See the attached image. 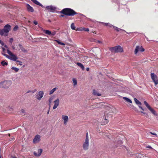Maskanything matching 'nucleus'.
<instances>
[{"mask_svg": "<svg viewBox=\"0 0 158 158\" xmlns=\"http://www.w3.org/2000/svg\"><path fill=\"white\" fill-rule=\"evenodd\" d=\"M60 13L67 16H72L78 14L73 10L69 8L64 9L60 11Z\"/></svg>", "mask_w": 158, "mask_h": 158, "instance_id": "1", "label": "nucleus"}, {"mask_svg": "<svg viewBox=\"0 0 158 158\" xmlns=\"http://www.w3.org/2000/svg\"><path fill=\"white\" fill-rule=\"evenodd\" d=\"M11 26L7 24L5 25L3 29H0V35L2 36L3 35L7 36L9 32L11 30Z\"/></svg>", "mask_w": 158, "mask_h": 158, "instance_id": "2", "label": "nucleus"}, {"mask_svg": "<svg viewBox=\"0 0 158 158\" xmlns=\"http://www.w3.org/2000/svg\"><path fill=\"white\" fill-rule=\"evenodd\" d=\"M109 50L112 52H123V48L120 45H118L109 48Z\"/></svg>", "mask_w": 158, "mask_h": 158, "instance_id": "3", "label": "nucleus"}, {"mask_svg": "<svg viewBox=\"0 0 158 158\" xmlns=\"http://www.w3.org/2000/svg\"><path fill=\"white\" fill-rule=\"evenodd\" d=\"M11 81H5L0 83V87L4 88H8L11 85Z\"/></svg>", "mask_w": 158, "mask_h": 158, "instance_id": "4", "label": "nucleus"}, {"mask_svg": "<svg viewBox=\"0 0 158 158\" xmlns=\"http://www.w3.org/2000/svg\"><path fill=\"white\" fill-rule=\"evenodd\" d=\"M143 103L147 107L152 114H153L155 116H157L158 115V114L157 113L156 111L151 107V106L146 101H144L143 102Z\"/></svg>", "mask_w": 158, "mask_h": 158, "instance_id": "5", "label": "nucleus"}, {"mask_svg": "<svg viewBox=\"0 0 158 158\" xmlns=\"http://www.w3.org/2000/svg\"><path fill=\"white\" fill-rule=\"evenodd\" d=\"M151 76L152 79L154 82L155 85H157L158 84V79L157 76L153 73H152Z\"/></svg>", "mask_w": 158, "mask_h": 158, "instance_id": "6", "label": "nucleus"}, {"mask_svg": "<svg viewBox=\"0 0 158 158\" xmlns=\"http://www.w3.org/2000/svg\"><path fill=\"white\" fill-rule=\"evenodd\" d=\"M89 146V140H85L82 146L83 149L85 151H86L88 150Z\"/></svg>", "mask_w": 158, "mask_h": 158, "instance_id": "7", "label": "nucleus"}, {"mask_svg": "<svg viewBox=\"0 0 158 158\" xmlns=\"http://www.w3.org/2000/svg\"><path fill=\"white\" fill-rule=\"evenodd\" d=\"M44 93L43 91H39L35 96V98L38 100H40L43 97Z\"/></svg>", "mask_w": 158, "mask_h": 158, "instance_id": "8", "label": "nucleus"}, {"mask_svg": "<svg viewBox=\"0 0 158 158\" xmlns=\"http://www.w3.org/2000/svg\"><path fill=\"white\" fill-rule=\"evenodd\" d=\"M40 140V136L39 135H36L33 139V142L34 143H37L39 142Z\"/></svg>", "mask_w": 158, "mask_h": 158, "instance_id": "9", "label": "nucleus"}, {"mask_svg": "<svg viewBox=\"0 0 158 158\" xmlns=\"http://www.w3.org/2000/svg\"><path fill=\"white\" fill-rule=\"evenodd\" d=\"M144 49L142 46L139 47L138 46H136L135 50V54H136L138 51L143 52L144 51Z\"/></svg>", "mask_w": 158, "mask_h": 158, "instance_id": "10", "label": "nucleus"}, {"mask_svg": "<svg viewBox=\"0 0 158 158\" xmlns=\"http://www.w3.org/2000/svg\"><path fill=\"white\" fill-rule=\"evenodd\" d=\"M46 8L48 11L51 12H53L55 10L56 7L52 5H51L50 6H47L46 7Z\"/></svg>", "mask_w": 158, "mask_h": 158, "instance_id": "11", "label": "nucleus"}, {"mask_svg": "<svg viewBox=\"0 0 158 158\" xmlns=\"http://www.w3.org/2000/svg\"><path fill=\"white\" fill-rule=\"evenodd\" d=\"M54 105L53 106V109H55L59 104V100L57 98L54 101Z\"/></svg>", "mask_w": 158, "mask_h": 158, "instance_id": "12", "label": "nucleus"}, {"mask_svg": "<svg viewBox=\"0 0 158 158\" xmlns=\"http://www.w3.org/2000/svg\"><path fill=\"white\" fill-rule=\"evenodd\" d=\"M134 100L135 103L137 104L139 106V107L142 109L143 110H144L143 109L141 106L142 104L136 98H134Z\"/></svg>", "mask_w": 158, "mask_h": 158, "instance_id": "13", "label": "nucleus"}, {"mask_svg": "<svg viewBox=\"0 0 158 158\" xmlns=\"http://www.w3.org/2000/svg\"><path fill=\"white\" fill-rule=\"evenodd\" d=\"M18 48L19 51L23 52H27V51L24 48L23 46L20 44L18 45Z\"/></svg>", "mask_w": 158, "mask_h": 158, "instance_id": "14", "label": "nucleus"}, {"mask_svg": "<svg viewBox=\"0 0 158 158\" xmlns=\"http://www.w3.org/2000/svg\"><path fill=\"white\" fill-rule=\"evenodd\" d=\"M62 118L64 120V124L66 125L68 121V117L67 115H63L62 116Z\"/></svg>", "mask_w": 158, "mask_h": 158, "instance_id": "15", "label": "nucleus"}, {"mask_svg": "<svg viewBox=\"0 0 158 158\" xmlns=\"http://www.w3.org/2000/svg\"><path fill=\"white\" fill-rule=\"evenodd\" d=\"M18 59L17 56L15 55L14 54H12L10 56V57L9 58V59L13 60L14 61H16V62L17 60Z\"/></svg>", "mask_w": 158, "mask_h": 158, "instance_id": "16", "label": "nucleus"}, {"mask_svg": "<svg viewBox=\"0 0 158 158\" xmlns=\"http://www.w3.org/2000/svg\"><path fill=\"white\" fill-rule=\"evenodd\" d=\"M27 7L28 11H30L32 12H34V10L33 7L31 6L29 4H27Z\"/></svg>", "mask_w": 158, "mask_h": 158, "instance_id": "17", "label": "nucleus"}, {"mask_svg": "<svg viewBox=\"0 0 158 158\" xmlns=\"http://www.w3.org/2000/svg\"><path fill=\"white\" fill-rule=\"evenodd\" d=\"M42 151L43 150L42 149H39L38 150V153L37 154L35 152H34V155L36 156H40L41 155L42 152Z\"/></svg>", "mask_w": 158, "mask_h": 158, "instance_id": "18", "label": "nucleus"}, {"mask_svg": "<svg viewBox=\"0 0 158 158\" xmlns=\"http://www.w3.org/2000/svg\"><path fill=\"white\" fill-rule=\"evenodd\" d=\"M42 31L46 34L50 35L51 34V32L49 30L43 29Z\"/></svg>", "mask_w": 158, "mask_h": 158, "instance_id": "19", "label": "nucleus"}, {"mask_svg": "<svg viewBox=\"0 0 158 158\" xmlns=\"http://www.w3.org/2000/svg\"><path fill=\"white\" fill-rule=\"evenodd\" d=\"M93 94L95 96H100L101 95V94L98 93L95 90H93Z\"/></svg>", "mask_w": 158, "mask_h": 158, "instance_id": "20", "label": "nucleus"}, {"mask_svg": "<svg viewBox=\"0 0 158 158\" xmlns=\"http://www.w3.org/2000/svg\"><path fill=\"white\" fill-rule=\"evenodd\" d=\"M35 4L40 6L42 7L43 6V5L41 4L39 2L37 1L36 0H31Z\"/></svg>", "mask_w": 158, "mask_h": 158, "instance_id": "21", "label": "nucleus"}, {"mask_svg": "<svg viewBox=\"0 0 158 158\" xmlns=\"http://www.w3.org/2000/svg\"><path fill=\"white\" fill-rule=\"evenodd\" d=\"M76 64L78 66L80 67L82 70H84V67L81 63L79 62H77V63Z\"/></svg>", "mask_w": 158, "mask_h": 158, "instance_id": "22", "label": "nucleus"}, {"mask_svg": "<svg viewBox=\"0 0 158 158\" xmlns=\"http://www.w3.org/2000/svg\"><path fill=\"white\" fill-rule=\"evenodd\" d=\"M54 96H51L49 98V100H48V102H49V104L50 106L52 102V100L54 99Z\"/></svg>", "mask_w": 158, "mask_h": 158, "instance_id": "23", "label": "nucleus"}, {"mask_svg": "<svg viewBox=\"0 0 158 158\" xmlns=\"http://www.w3.org/2000/svg\"><path fill=\"white\" fill-rule=\"evenodd\" d=\"M123 99L127 102H128L130 103H132L130 99L127 97H124L123 98Z\"/></svg>", "mask_w": 158, "mask_h": 158, "instance_id": "24", "label": "nucleus"}, {"mask_svg": "<svg viewBox=\"0 0 158 158\" xmlns=\"http://www.w3.org/2000/svg\"><path fill=\"white\" fill-rule=\"evenodd\" d=\"M113 28H114V29L117 31H118V32L119 31H125V30H123V29H120V28H119L118 27H115L114 26H113Z\"/></svg>", "mask_w": 158, "mask_h": 158, "instance_id": "25", "label": "nucleus"}, {"mask_svg": "<svg viewBox=\"0 0 158 158\" xmlns=\"http://www.w3.org/2000/svg\"><path fill=\"white\" fill-rule=\"evenodd\" d=\"M57 89L56 88H54L52 89L49 92V94L51 95Z\"/></svg>", "mask_w": 158, "mask_h": 158, "instance_id": "26", "label": "nucleus"}, {"mask_svg": "<svg viewBox=\"0 0 158 158\" xmlns=\"http://www.w3.org/2000/svg\"><path fill=\"white\" fill-rule=\"evenodd\" d=\"M73 84L74 86H75L77 85V80L75 78H73Z\"/></svg>", "mask_w": 158, "mask_h": 158, "instance_id": "27", "label": "nucleus"}, {"mask_svg": "<svg viewBox=\"0 0 158 158\" xmlns=\"http://www.w3.org/2000/svg\"><path fill=\"white\" fill-rule=\"evenodd\" d=\"M11 69L14 70L16 72H17L19 69L16 67H13L11 68Z\"/></svg>", "mask_w": 158, "mask_h": 158, "instance_id": "28", "label": "nucleus"}, {"mask_svg": "<svg viewBox=\"0 0 158 158\" xmlns=\"http://www.w3.org/2000/svg\"><path fill=\"white\" fill-rule=\"evenodd\" d=\"M103 123H102V125H104L107 124L108 122V121L106 118L102 120Z\"/></svg>", "mask_w": 158, "mask_h": 158, "instance_id": "29", "label": "nucleus"}, {"mask_svg": "<svg viewBox=\"0 0 158 158\" xmlns=\"http://www.w3.org/2000/svg\"><path fill=\"white\" fill-rule=\"evenodd\" d=\"M1 64L2 66L7 65L8 64V63L5 62V61H2L1 62Z\"/></svg>", "mask_w": 158, "mask_h": 158, "instance_id": "30", "label": "nucleus"}, {"mask_svg": "<svg viewBox=\"0 0 158 158\" xmlns=\"http://www.w3.org/2000/svg\"><path fill=\"white\" fill-rule=\"evenodd\" d=\"M20 113L21 115H24L25 114V110L24 109H22L21 110Z\"/></svg>", "mask_w": 158, "mask_h": 158, "instance_id": "31", "label": "nucleus"}, {"mask_svg": "<svg viewBox=\"0 0 158 158\" xmlns=\"http://www.w3.org/2000/svg\"><path fill=\"white\" fill-rule=\"evenodd\" d=\"M55 41L57 42V43L59 44H60V45H65V44L63 43H62L61 42H60V41H59L58 40H56Z\"/></svg>", "mask_w": 158, "mask_h": 158, "instance_id": "32", "label": "nucleus"}, {"mask_svg": "<svg viewBox=\"0 0 158 158\" xmlns=\"http://www.w3.org/2000/svg\"><path fill=\"white\" fill-rule=\"evenodd\" d=\"M71 27L72 29L73 30H75V27L74 26V24L73 23H72L71 25Z\"/></svg>", "mask_w": 158, "mask_h": 158, "instance_id": "33", "label": "nucleus"}, {"mask_svg": "<svg viewBox=\"0 0 158 158\" xmlns=\"http://www.w3.org/2000/svg\"><path fill=\"white\" fill-rule=\"evenodd\" d=\"M2 54L3 56H5L6 58L9 59V58L10 57V56H9L8 55H7L4 53H2Z\"/></svg>", "mask_w": 158, "mask_h": 158, "instance_id": "34", "label": "nucleus"}, {"mask_svg": "<svg viewBox=\"0 0 158 158\" xmlns=\"http://www.w3.org/2000/svg\"><path fill=\"white\" fill-rule=\"evenodd\" d=\"M7 53L8 54L10 55V56L11 55L13 54L10 51L9 49L7 50Z\"/></svg>", "mask_w": 158, "mask_h": 158, "instance_id": "35", "label": "nucleus"}, {"mask_svg": "<svg viewBox=\"0 0 158 158\" xmlns=\"http://www.w3.org/2000/svg\"><path fill=\"white\" fill-rule=\"evenodd\" d=\"M18 28H19V27H18V26L17 25H16L14 27V28L13 29V30L14 31H16V30H18Z\"/></svg>", "mask_w": 158, "mask_h": 158, "instance_id": "36", "label": "nucleus"}, {"mask_svg": "<svg viewBox=\"0 0 158 158\" xmlns=\"http://www.w3.org/2000/svg\"><path fill=\"white\" fill-rule=\"evenodd\" d=\"M85 140H89V135H88V132H87L86 133Z\"/></svg>", "mask_w": 158, "mask_h": 158, "instance_id": "37", "label": "nucleus"}, {"mask_svg": "<svg viewBox=\"0 0 158 158\" xmlns=\"http://www.w3.org/2000/svg\"><path fill=\"white\" fill-rule=\"evenodd\" d=\"M77 31H83V27L78 28L77 29Z\"/></svg>", "mask_w": 158, "mask_h": 158, "instance_id": "38", "label": "nucleus"}, {"mask_svg": "<svg viewBox=\"0 0 158 158\" xmlns=\"http://www.w3.org/2000/svg\"><path fill=\"white\" fill-rule=\"evenodd\" d=\"M83 31H89V29L88 28L83 27Z\"/></svg>", "mask_w": 158, "mask_h": 158, "instance_id": "39", "label": "nucleus"}, {"mask_svg": "<svg viewBox=\"0 0 158 158\" xmlns=\"http://www.w3.org/2000/svg\"><path fill=\"white\" fill-rule=\"evenodd\" d=\"M16 62L19 63V64H19L20 65H22L23 64L22 62L20 61L19 60H18L16 61Z\"/></svg>", "mask_w": 158, "mask_h": 158, "instance_id": "40", "label": "nucleus"}, {"mask_svg": "<svg viewBox=\"0 0 158 158\" xmlns=\"http://www.w3.org/2000/svg\"><path fill=\"white\" fill-rule=\"evenodd\" d=\"M56 34V32L55 31L52 32H51V34L50 35H51L52 36H54V35Z\"/></svg>", "mask_w": 158, "mask_h": 158, "instance_id": "41", "label": "nucleus"}, {"mask_svg": "<svg viewBox=\"0 0 158 158\" xmlns=\"http://www.w3.org/2000/svg\"><path fill=\"white\" fill-rule=\"evenodd\" d=\"M13 38H11L10 39V40H9V41L12 44V43L13 42Z\"/></svg>", "mask_w": 158, "mask_h": 158, "instance_id": "42", "label": "nucleus"}, {"mask_svg": "<svg viewBox=\"0 0 158 158\" xmlns=\"http://www.w3.org/2000/svg\"><path fill=\"white\" fill-rule=\"evenodd\" d=\"M107 26H108L110 27H113V26H114L110 23H108V25Z\"/></svg>", "mask_w": 158, "mask_h": 158, "instance_id": "43", "label": "nucleus"}, {"mask_svg": "<svg viewBox=\"0 0 158 158\" xmlns=\"http://www.w3.org/2000/svg\"><path fill=\"white\" fill-rule=\"evenodd\" d=\"M150 133L152 135H155L157 136V134L155 133H153L152 132H150Z\"/></svg>", "mask_w": 158, "mask_h": 158, "instance_id": "44", "label": "nucleus"}, {"mask_svg": "<svg viewBox=\"0 0 158 158\" xmlns=\"http://www.w3.org/2000/svg\"><path fill=\"white\" fill-rule=\"evenodd\" d=\"M101 23L102 24H104L106 26H107L108 25V23H104L103 22H102Z\"/></svg>", "mask_w": 158, "mask_h": 158, "instance_id": "45", "label": "nucleus"}, {"mask_svg": "<svg viewBox=\"0 0 158 158\" xmlns=\"http://www.w3.org/2000/svg\"><path fill=\"white\" fill-rule=\"evenodd\" d=\"M146 148H150V149H152V147H151L150 146H149V145L147 146L146 147Z\"/></svg>", "mask_w": 158, "mask_h": 158, "instance_id": "46", "label": "nucleus"}, {"mask_svg": "<svg viewBox=\"0 0 158 158\" xmlns=\"http://www.w3.org/2000/svg\"><path fill=\"white\" fill-rule=\"evenodd\" d=\"M33 23H34L35 25H37V24H38V23H37V22L36 21H33Z\"/></svg>", "mask_w": 158, "mask_h": 158, "instance_id": "47", "label": "nucleus"}, {"mask_svg": "<svg viewBox=\"0 0 158 158\" xmlns=\"http://www.w3.org/2000/svg\"><path fill=\"white\" fill-rule=\"evenodd\" d=\"M0 44H1L2 45H3L4 44L3 42L0 40Z\"/></svg>", "mask_w": 158, "mask_h": 158, "instance_id": "48", "label": "nucleus"}, {"mask_svg": "<svg viewBox=\"0 0 158 158\" xmlns=\"http://www.w3.org/2000/svg\"><path fill=\"white\" fill-rule=\"evenodd\" d=\"M2 50H3V53H4L5 52V51L6 50V49L5 48H2Z\"/></svg>", "mask_w": 158, "mask_h": 158, "instance_id": "49", "label": "nucleus"}, {"mask_svg": "<svg viewBox=\"0 0 158 158\" xmlns=\"http://www.w3.org/2000/svg\"><path fill=\"white\" fill-rule=\"evenodd\" d=\"M37 91L36 89H35L34 90L31 91L32 93H34L35 92Z\"/></svg>", "mask_w": 158, "mask_h": 158, "instance_id": "50", "label": "nucleus"}, {"mask_svg": "<svg viewBox=\"0 0 158 158\" xmlns=\"http://www.w3.org/2000/svg\"><path fill=\"white\" fill-rule=\"evenodd\" d=\"M31 92V90H28L26 92V93H28Z\"/></svg>", "mask_w": 158, "mask_h": 158, "instance_id": "51", "label": "nucleus"}, {"mask_svg": "<svg viewBox=\"0 0 158 158\" xmlns=\"http://www.w3.org/2000/svg\"><path fill=\"white\" fill-rule=\"evenodd\" d=\"M86 70L87 71H88L89 70V68H87L86 69Z\"/></svg>", "mask_w": 158, "mask_h": 158, "instance_id": "52", "label": "nucleus"}, {"mask_svg": "<svg viewBox=\"0 0 158 158\" xmlns=\"http://www.w3.org/2000/svg\"><path fill=\"white\" fill-rule=\"evenodd\" d=\"M14 139H15V138H12L11 139H10V140L11 141V140H14Z\"/></svg>", "mask_w": 158, "mask_h": 158, "instance_id": "53", "label": "nucleus"}, {"mask_svg": "<svg viewBox=\"0 0 158 158\" xmlns=\"http://www.w3.org/2000/svg\"><path fill=\"white\" fill-rule=\"evenodd\" d=\"M88 58V57L87 56H85L84 57V59H86Z\"/></svg>", "mask_w": 158, "mask_h": 158, "instance_id": "54", "label": "nucleus"}, {"mask_svg": "<svg viewBox=\"0 0 158 158\" xmlns=\"http://www.w3.org/2000/svg\"><path fill=\"white\" fill-rule=\"evenodd\" d=\"M64 16L63 15H60V17H63Z\"/></svg>", "mask_w": 158, "mask_h": 158, "instance_id": "55", "label": "nucleus"}, {"mask_svg": "<svg viewBox=\"0 0 158 158\" xmlns=\"http://www.w3.org/2000/svg\"><path fill=\"white\" fill-rule=\"evenodd\" d=\"M12 49H13V50L15 49V47H14V46H12Z\"/></svg>", "mask_w": 158, "mask_h": 158, "instance_id": "56", "label": "nucleus"}, {"mask_svg": "<svg viewBox=\"0 0 158 158\" xmlns=\"http://www.w3.org/2000/svg\"><path fill=\"white\" fill-rule=\"evenodd\" d=\"M4 47H5V48H8L7 46L6 45H5L4 46Z\"/></svg>", "mask_w": 158, "mask_h": 158, "instance_id": "57", "label": "nucleus"}, {"mask_svg": "<svg viewBox=\"0 0 158 158\" xmlns=\"http://www.w3.org/2000/svg\"><path fill=\"white\" fill-rule=\"evenodd\" d=\"M141 113H143V114H145V113L144 112H143V111H141Z\"/></svg>", "mask_w": 158, "mask_h": 158, "instance_id": "58", "label": "nucleus"}, {"mask_svg": "<svg viewBox=\"0 0 158 158\" xmlns=\"http://www.w3.org/2000/svg\"><path fill=\"white\" fill-rule=\"evenodd\" d=\"M49 109L48 110V111L47 112V114H48L49 113Z\"/></svg>", "mask_w": 158, "mask_h": 158, "instance_id": "59", "label": "nucleus"}, {"mask_svg": "<svg viewBox=\"0 0 158 158\" xmlns=\"http://www.w3.org/2000/svg\"><path fill=\"white\" fill-rule=\"evenodd\" d=\"M98 42L99 43H101V42L100 41H99V40H98Z\"/></svg>", "mask_w": 158, "mask_h": 158, "instance_id": "60", "label": "nucleus"}, {"mask_svg": "<svg viewBox=\"0 0 158 158\" xmlns=\"http://www.w3.org/2000/svg\"><path fill=\"white\" fill-rule=\"evenodd\" d=\"M48 21H49V22H51V20H50L49 19Z\"/></svg>", "mask_w": 158, "mask_h": 158, "instance_id": "61", "label": "nucleus"}, {"mask_svg": "<svg viewBox=\"0 0 158 158\" xmlns=\"http://www.w3.org/2000/svg\"><path fill=\"white\" fill-rule=\"evenodd\" d=\"M13 158H17V157H13Z\"/></svg>", "mask_w": 158, "mask_h": 158, "instance_id": "62", "label": "nucleus"}, {"mask_svg": "<svg viewBox=\"0 0 158 158\" xmlns=\"http://www.w3.org/2000/svg\"><path fill=\"white\" fill-rule=\"evenodd\" d=\"M8 135L10 136V134H8Z\"/></svg>", "mask_w": 158, "mask_h": 158, "instance_id": "63", "label": "nucleus"}, {"mask_svg": "<svg viewBox=\"0 0 158 158\" xmlns=\"http://www.w3.org/2000/svg\"><path fill=\"white\" fill-rule=\"evenodd\" d=\"M0 152H1V148H0ZM0 154H1V152H0Z\"/></svg>", "mask_w": 158, "mask_h": 158, "instance_id": "64", "label": "nucleus"}]
</instances>
